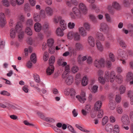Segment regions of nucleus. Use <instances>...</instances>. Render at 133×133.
Wrapping results in <instances>:
<instances>
[{"label": "nucleus", "mask_w": 133, "mask_h": 133, "mask_svg": "<svg viewBox=\"0 0 133 133\" xmlns=\"http://www.w3.org/2000/svg\"><path fill=\"white\" fill-rule=\"evenodd\" d=\"M74 32L73 31L69 32L68 34L67 37L70 39H72L74 38Z\"/></svg>", "instance_id": "obj_49"}, {"label": "nucleus", "mask_w": 133, "mask_h": 133, "mask_svg": "<svg viewBox=\"0 0 133 133\" xmlns=\"http://www.w3.org/2000/svg\"><path fill=\"white\" fill-rule=\"evenodd\" d=\"M105 17L107 21L109 23H111L112 22V20L110 15L108 13L105 14Z\"/></svg>", "instance_id": "obj_50"}, {"label": "nucleus", "mask_w": 133, "mask_h": 133, "mask_svg": "<svg viewBox=\"0 0 133 133\" xmlns=\"http://www.w3.org/2000/svg\"><path fill=\"white\" fill-rule=\"evenodd\" d=\"M18 22L16 27V31L18 33V37L19 41L23 38L24 35L23 32L22 30V23L24 21V17L22 14L20 15L18 17Z\"/></svg>", "instance_id": "obj_3"}, {"label": "nucleus", "mask_w": 133, "mask_h": 133, "mask_svg": "<svg viewBox=\"0 0 133 133\" xmlns=\"http://www.w3.org/2000/svg\"><path fill=\"white\" fill-rule=\"evenodd\" d=\"M25 31L26 34L29 36H31L32 34V30L29 27H27L25 30Z\"/></svg>", "instance_id": "obj_39"}, {"label": "nucleus", "mask_w": 133, "mask_h": 133, "mask_svg": "<svg viewBox=\"0 0 133 133\" xmlns=\"http://www.w3.org/2000/svg\"><path fill=\"white\" fill-rule=\"evenodd\" d=\"M126 81L131 84H133V74L131 72H129L127 74Z\"/></svg>", "instance_id": "obj_10"}, {"label": "nucleus", "mask_w": 133, "mask_h": 133, "mask_svg": "<svg viewBox=\"0 0 133 133\" xmlns=\"http://www.w3.org/2000/svg\"><path fill=\"white\" fill-rule=\"evenodd\" d=\"M98 87L96 85H94L92 88L89 87V88L90 91L93 93H95L97 91Z\"/></svg>", "instance_id": "obj_40"}, {"label": "nucleus", "mask_w": 133, "mask_h": 133, "mask_svg": "<svg viewBox=\"0 0 133 133\" xmlns=\"http://www.w3.org/2000/svg\"><path fill=\"white\" fill-rule=\"evenodd\" d=\"M85 96V92L84 91H82L81 93V95H77L75 96V98L76 97L78 100L80 102L82 103H83L86 100Z\"/></svg>", "instance_id": "obj_8"}, {"label": "nucleus", "mask_w": 133, "mask_h": 133, "mask_svg": "<svg viewBox=\"0 0 133 133\" xmlns=\"http://www.w3.org/2000/svg\"><path fill=\"white\" fill-rule=\"evenodd\" d=\"M112 4L113 7L115 9L118 10L120 8V5L119 3L116 1L113 2Z\"/></svg>", "instance_id": "obj_32"}, {"label": "nucleus", "mask_w": 133, "mask_h": 133, "mask_svg": "<svg viewBox=\"0 0 133 133\" xmlns=\"http://www.w3.org/2000/svg\"><path fill=\"white\" fill-rule=\"evenodd\" d=\"M108 29V25L106 23H103L101 24L99 29L100 31L105 32Z\"/></svg>", "instance_id": "obj_19"}, {"label": "nucleus", "mask_w": 133, "mask_h": 133, "mask_svg": "<svg viewBox=\"0 0 133 133\" xmlns=\"http://www.w3.org/2000/svg\"><path fill=\"white\" fill-rule=\"evenodd\" d=\"M89 16L93 22L95 23H96L97 22V20L94 15L90 14L89 15Z\"/></svg>", "instance_id": "obj_45"}, {"label": "nucleus", "mask_w": 133, "mask_h": 133, "mask_svg": "<svg viewBox=\"0 0 133 133\" xmlns=\"http://www.w3.org/2000/svg\"><path fill=\"white\" fill-rule=\"evenodd\" d=\"M34 28L36 32H39L42 29L41 24L38 22H37L34 24Z\"/></svg>", "instance_id": "obj_16"}, {"label": "nucleus", "mask_w": 133, "mask_h": 133, "mask_svg": "<svg viewBox=\"0 0 133 133\" xmlns=\"http://www.w3.org/2000/svg\"><path fill=\"white\" fill-rule=\"evenodd\" d=\"M95 66L97 68L104 67V59L103 58L96 59L94 62Z\"/></svg>", "instance_id": "obj_7"}, {"label": "nucleus", "mask_w": 133, "mask_h": 133, "mask_svg": "<svg viewBox=\"0 0 133 133\" xmlns=\"http://www.w3.org/2000/svg\"><path fill=\"white\" fill-rule=\"evenodd\" d=\"M39 15L40 16L41 18H44L45 17L46 15L43 10H41L40 11Z\"/></svg>", "instance_id": "obj_63"}, {"label": "nucleus", "mask_w": 133, "mask_h": 133, "mask_svg": "<svg viewBox=\"0 0 133 133\" xmlns=\"http://www.w3.org/2000/svg\"><path fill=\"white\" fill-rule=\"evenodd\" d=\"M32 51V48L31 46H29L28 48H25L24 49V52L25 57L28 56V53H31Z\"/></svg>", "instance_id": "obj_26"}, {"label": "nucleus", "mask_w": 133, "mask_h": 133, "mask_svg": "<svg viewBox=\"0 0 133 133\" xmlns=\"http://www.w3.org/2000/svg\"><path fill=\"white\" fill-rule=\"evenodd\" d=\"M30 60L34 63H36L37 61L36 56L35 53L32 54L30 56Z\"/></svg>", "instance_id": "obj_37"}, {"label": "nucleus", "mask_w": 133, "mask_h": 133, "mask_svg": "<svg viewBox=\"0 0 133 133\" xmlns=\"http://www.w3.org/2000/svg\"><path fill=\"white\" fill-rule=\"evenodd\" d=\"M75 126L77 128H78L79 129L82 131L86 132H89V131L88 130L84 129L82 127H81L78 124H76Z\"/></svg>", "instance_id": "obj_58"}, {"label": "nucleus", "mask_w": 133, "mask_h": 133, "mask_svg": "<svg viewBox=\"0 0 133 133\" xmlns=\"http://www.w3.org/2000/svg\"><path fill=\"white\" fill-rule=\"evenodd\" d=\"M109 107L110 109L112 110H114L116 106L114 101L110 99Z\"/></svg>", "instance_id": "obj_28"}, {"label": "nucleus", "mask_w": 133, "mask_h": 133, "mask_svg": "<svg viewBox=\"0 0 133 133\" xmlns=\"http://www.w3.org/2000/svg\"><path fill=\"white\" fill-rule=\"evenodd\" d=\"M54 43V40L52 38H50L47 40V45L49 47H51L53 46Z\"/></svg>", "instance_id": "obj_31"}, {"label": "nucleus", "mask_w": 133, "mask_h": 133, "mask_svg": "<svg viewBox=\"0 0 133 133\" xmlns=\"http://www.w3.org/2000/svg\"><path fill=\"white\" fill-rule=\"evenodd\" d=\"M57 63L59 65L62 66H66L65 67V71L62 75V77L64 78L66 77L68 73L70 72V66L69 65H67V63L65 62L64 59L63 58H59L57 61Z\"/></svg>", "instance_id": "obj_4"}, {"label": "nucleus", "mask_w": 133, "mask_h": 133, "mask_svg": "<svg viewBox=\"0 0 133 133\" xmlns=\"http://www.w3.org/2000/svg\"><path fill=\"white\" fill-rule=\"evenodd\" d=\"M74 38L75 41H79L81 39L80 34L77 32H74Z\"/></svg>", "instance_id": "obj_35"}, {"label": "nucleus", "mask_w": 133, "mask_h": 133, "mask_svg": "<svg viewBox=\"0 0 133 133\" xmlns=\"http://www.w3.org/2000/svg\"><path fill=\"white\" fill-rule=\"evenodd\" d=\"M78 70V67L76 65L74 66L71 68L72 71L73 73H75L77 72Z\"/></svg>", "instance_id": "obj_59"}, {"label": "nucleus", "mask_w": 133, "mask_h": 133, "mask_svg": "<svg viewBox=\"0 0 133 133\" xmlns=\"http://www.w3.org/2000/svg\"><path fill=\"white\" fill-rule=\"evenodd\" d=\"M118 41L120 46L123 48H124L126 47V44L123 40L119 39L118 40Z\"/></svg>", "instance_id": "obj_46"}, {"label": "nucleus", "mask_w": 133, "mask_h": 133, "mask_svg": "<svg viewBox=\"0 0 133 133\" xmlns=\"http://www.w3.org/2000/svg\"><path fill=\"white\" fill-rule=\"evenodd\" d=\"M0 94L2 95H6L8 96H9L10 95V93L8 92L7 91L5 90L1 91L0 92Z\"/></svg>", "instance_id": "obj_64"}, {"label": "nucleus", "mask_w": 133, "mask_h": 133, "mask_svg": "<svg viewBox=\"0 0 133 133\" xmlns=\"http://www.w3.org/2000/svg\"><path fill=\"white\" fill-rule=\"evenodd\" d=\"M116 110L117 112L119 114H121L123 112V108L120 105L117 106Z\"/></svg>", "instance_id": "obj_41"}, {"label": "nucleus", "mask_w": 133, "mask_h": 133, "mask_svg": "<svg viewBox=\"0 0 133 133\" xmlns=\"http://www.w3.org/2000/svg\"><path fill=\"white\" fill-rule=\"evenodd\" d=\"M49 23L47 22L45 23L43 25V29L45 31L48 30L49 28Z\"/></svg>", "instance_id": "obj_55"}, {"label": "nucleus", "mask_w": 133, "mask_h": 133, "mask_svg": "<svg viewBox=\"0 0 133 133\" xmlns=\"http://www.w3.org/2000/svg\"><path fill=\"white\" fill-rule=\"evenodd\" d=\"M33 77L35 81L37 83H39L40 82V79L39 76L36 74H34Z\"/></svg>", "instance_id": "obj_52"}, {"label": "nucleus", "mask_w": 133, "mask_h": 133, "mask_svg": "<svg viewBox=\"0 0 133 133\" xmlns=\"http://www.w3.org/2000/svg\"><path fill=\"white\" fill-rule=\"evenodd\" d=\"M102 105V103L101 101H98L95 103L94 106V109L95 110H98L101 109Z\"/></svg>", "instance_id": "obj_22"}, {"label": "nucleus", "mask_w": 133, "mask_h": 133, "mask_svg": "<svg viewBox=\"0 0 133 133\" xmlns=\"http://www.w3.org/2000/svg\"><path fill=\"white\" fill-rule=\"evenodd\" d=\"M104 66H106L108 68H110L112 65V64L111 61L107 59L105 61L104 60Z\"/></svg>", "instance_id": "obj_34"}, {"label": "nucleus", "mask_w": 133, "mask_h": 133, "mask_svg": "<svg viewBox=\"0 0 133 133\" xmlns=\"http://www.w3.org/2000/svg\"><path fill=\"white\" fill-rule=\"evenodd\" d=\"M115 100L117 103H120L122 100L121 97L119 94H118L116 95Z\"/></svg>", "instance_id": "obj_53"}, {"label": "nucleus", "mask_w": 133, "mask_h": 133, "mask_svg": "<svg viewBox=\"0 0 133 133\" xmlns=\"http://www.w3.org/2000/svg\"><path fill=\"white\" fill-rule=\"evenodd\" d=\"M123 5L127 7L130 5V3L128 0H123L122 1Z\"/></svg>", "instance_id": "obj_54"}, {"label": "nucleus", "mask_w": 133, "mask_h": 133, "mask_svg": "<svg viewBox=\"0 0 133 133\" xmlns=\"http://www.w3.org/2000/svg\"><path fill=\"white\" fill-rule=\"evenodd\" d=\"M74 80L73 76H69L66 78L65 82L67 85H70L72 83Z\"/></svg>", "instance_id": "obj_14"}, {"label": "nucleus", "mask_w": 133, "mask_h": 133, "mask_svg": "<svg viewBox=\"0 0 133 133\" xmlns=\"http://www.w3.org/2000/svg\"><path fill=\"white\" fill-rule=\"evenodd\" d=\"M116 73L113 71L110 72L108 71H106L105 72L104 78L102 76L98 77V82L102 84H104L105 82H108L109 81L111 83L113 82L115 77Z\"/></svg>", "instance_id": "obj_2"}, {"label": "nucleus", "mask_w": 133, "mask_h": 133, "mask_svg": "<svg viewBox=\"0 0 133 133\" xmlns=\"http://www.w3.org/2000/svg\"><path fill=\"white\" fill-rule=\"evenodd\" d=\"M33 18L34 20L36 22L39 21L41 20V18L39 15L36 13H35L34 14Z\"/></svg>", "instance_id": "obj_33"}, {"label": "nucleus", "mask_w": 133, "mask_h": 133, "mask_svg": "<svg viewBox=\"0 0 133 133\" xmlns=\"http://www.w3.org/2000/svg\"><path fill=\"white\" fill-rule=\"evenodd\" d=\"M10 106V103L8 102L7 100L5 99L3 103L1 104L0 103V107L3 108H6L9 109Z\"/></svg>", "instance_id": "obj_18"}, {"label": "nucleus", "mask_w": 133, "mask_h": 133, "mask_svg": "<svg viewBox=\"0 0 133 133\" xmlns=\"http://www.w3.org/2000/svg\"><path fill=\"white\" fill-rule=\"evenodd\" d=\"M78 30L82 36L85 37L87 36V32L83 27H79L78 28Z\"/></svg>", "instance_id": "obj_15"}, {"label": "nucleus", "mask_w": 133, "mask_h": 133, "mask_svg": "<svg viewBox=\"0 0 133 133\" xmlns=\"http://www.w3.org/2000/svg\"><path fill=\"white\" fill-rule=\"evenodd\" d=\"M83 25L85 28V29L89 31L90 30V24L89 22H84L83 23Z\"/></svg>", "instance_id": "obj_38"}, {"label": "nucleus", "mask_w": 133, "mask_h": 133, "mask_svg": "<svg viewBox=\"0 0 133 133\" xmlns=\"http://www.w3.org/2000/svg\"><path fill=\"white\" fill-rule=\"evenodd\" d=\"M117 55L119 57H122V58H124L127 55H126V53L122 49H119L117 52Z\"/></svg>", "instance_id": "obj_23"}, {"label": "nucleus", "mask_w": 133, "mask_h": 133, "mask_svg": "<svg viewBox=\"0 0 133 133\" xmlns=\"http://www.w3.org/2000/svg\"><path fill=\"white\" fill-rule=\"evenodd\" d=\"M128 59V55L124 57V58H122V59H120V61H122V63L123 64L125 65L126 64V61Z\"/></svg>", "instance_id": "obj_60"}, {"label": "nucleus", "mask_w": 133, "mask_h": 133, "mask_svg": "<svg viewBox=\"0 0 133 133\" xmlns=\"http://www.w3.org/2000/svg\"><path fill=\"white\" fill-rule=\"evenodd\" d=\"M78 7L76 6L72 8V12H70L69 15L72 19H76L81 17L82 14L85 15L87 14L88 9L86 5L82 2L79 3L78 5Z\"/></svg>", "instance_id": "obj_1"}, {"label": "nucleus", "mask_w": 133, "mask_h": 133, "mask_svg": "<svg viewBox=\"0 0 133 133\" xmlns=\"http://www.w3.org/2000/svg\"><path fill=\"white\" fill-rule=\"evenodd\" d=\"M75 24L73 22H69L68 24V28L70 29H72L75 27Z\"/></svg>", "instance_id": "obj_56"}, {"label": "nucleus", "mask_w": 133, "mask_h": 133, "mask_svg": "<svg viewBox=\"0 0 133 133\" xmlns=\"http://www.w3.org/2000/svg\"><path fill=\"white\" fill-rule=\"evenodd\" d=\"M121 121L123 125H128L130 124V122L129 116L127 115H124L122 116L121 118Z\"/></svg>", "instance_id": "obj_9"}, {"label": "nucleus", "mask_w": 133, "mask_h": 133, "mask_svg": "<svg viewBox=\"0 0 133 133\" xmlns=\"http://www.w3.org/2000/svg\"><path fill=\"white\" fill-rule=\"evenodd\" d=\"M88 83V79L86 76H85L83 77L82 81V86H85L87 85Z\"/></svg>", "instance_id": "obj_27"}, {"label": "nucleus", "mask_w": 133, "mask_h": 133, "mask_svg": "<svg viewBox=\"0 0 133 133\" xmlns=\"http://www.w3.org/2000/svg\"><path fill=\"white\" fill-rule=\"evenodd\" d=\"M81 75L80 74H77L75 77V81L76 84L78 85L80 83L81 80Z\"/></svg>", "instance_id": "obj_29"}, {"label": "nucleus", "mask_w": 133, "mask_h": 133, "mask_svg": "<svg viewBox=\"0 0 133 133\" xmlns=\"http://www.w3.org/2000/svg\"><path fill=\"white\" fill-rule=\"evenodd\" d=\"M109 58L111 61L112 62H114L115 60V58L114 54L112 53H110L109 55Z\"/></svg>", "instance_id": "obj_61"}, {"label": "nucleus", "mask_w": 133, "mask_h": 133, "mask_svg": "<svg viewBox=\"0 0 133 133\" xmlns=\"http://www.w3.org/2000/svg\"><path fill=\"white\" fill-rule=\"evenodd\" d=\"M105 129L108 132H112L113 131V126L111 124H107L106 125Z\"/></svg>", "instance_id": "obj_30"}, {"label": "nucleus", "mask_w": 133, "mask_h": 133, "mask_svg": "<svg viewBox=\"0 0 133 133\" xmlns=\"http://www.w3.org/2000/svg\"><path fill=\"white\" fill-rule=\"evenodd\" d=\"M6 20L4 13L0 14V25L2 27L4 26L6 23Z\"/></svg>", "instance_id": "obj_11"}, {"label": "nucleus", "mask_w": 133, "mask_h": 133, "mask_svg": "<svg viewBox=\"0 0 133 133\" xmlns=\"http://www.w3.org/2000/svg\"><path fill=\"white\" fill-rule=\"evenodd\" d=\"M116 78L117 81L119 83H120L122 81L123 77L122 75L119 74L115 76V78Z\"/></svg>", "instance_id": "obj_44"}, {"label": "nucleus", "mask_w": 133, "mask_h": 133, "mask_svg": "<svg viewBox=\"0 0 133 133\" xmlns=\"http://www.w3.org/2000/svg\"><path fill=\"white\" fill-rule=\"evenodd\" d=\"M74 47L75 48L71 47H69V50L70 52L71 55H76V51L82 50L83 49L82 45L79 42L76 43L75 44Z\"/></svg>", "instance_id": "obj_5"}, {"label": "nucleus", "mask_w": 133, "mask_h": 133, "mask_svg": "<svg viewBox=\"0 0 133 133\" xmlns=\"http://www.w3.org/2000/svg\"><path fill=\"white\" fill-rule=\"evenodd\" d=\"M64 94L66 95H70L72 98L75 99L76 95L75 90L73 88H67L64 89Z\"/></svg>", "instance_id": "obj_6"}, {"label": "nucleus", "mask_w": 133, "mask_h": 133, "mask_svg": "<svg viewBox=\"0 0 133 133\" xmlns=\"http://www.w3.org/2000/svg\"><path fill=\"white\" fill-rule=\"evenodd\" d=\"M45 12L48 16H51L53 14V9L49 7H47L46 8Z\"/></svg>", "instance_id": "obj_21"}, {"label": "nucleus", "mask_w": 133, "mask_h": 133, "mask_svg": "<svg viewBox=\"0 0 133 133\" xmlns=\"http://www.w3.org/2000/svg\"><path fill=\"white\" fill-rule=\"evenodd\" d=\"M96 37L100 41H104L105 40V37L101 33L97 32L96 35Z\"/></svg>", "instance_id": "obj_20"}, {"label": "nucleus", "mask_w": 133, "mask_h": 133, "mask_svg": "<svg viewBox=\"0 0 133 133\" xmlns=\"http://www.w3.org/2000/svg\"><path fill=\"white\" fill-rule=\"evenodd\" d=\"M95 40L94 38L92 36L89 37L88 39V42L89 45L92 47L95 46Z\"/></svg>", "instance_id": "obj_12"}, {"label": "nucleus", "mask_w": 133, "mask_h": 133, "mask_svg": "<svg viewBox=\"0 0 133 133\" xmlns=\"http://www.w3.org/2000/svg\"><path fill=\"white\" fill-rule=\"evenodd\" d=\"M119 90L121 94H123L125 91V88L124 86H121L120 87Z\"/></svg>", "instance_id": "obj_62"}, {"label": "nucleus", "mask_w": 133, "mask_h": 133, "mask_svg": "<svg viewBox=\"0 0 133 133\" xmlns=\"http://www.w3.org/2000/svg\"><path fill=\"white\" fill-rule=\"evenodd\" d=\"M63 20L62 19V17L60 16H55L53 18V22L56 24H57L59 21Z\"/></svg>", "instance_id": "obj_36"}, {"label": "nucleus", "mask_w": 133, "mask_h": 133, "mask_svg": "<svg viewBox=\"0 0 133 133\" xmlns=\"http://www.w3.org/2000/svg\"><path fill=\"white\" fill-rule=\"evenodd\" d=\"M96 111L98 112L97 113V116L98 118H101L103 117V110L101 109H99V110H97Z\"/></svg>", "instance_id": "obj_48"}, {"label": "nucleus", "mask_w": 133, "mask_h": 133, "mask_svg": "<svg viewBox=\"0 0 133 133\" xmlns=\"http://www.w3.org/2000/svg\"><path fill=\"white\" fill-rule=\"evenodd\" d=\"M60 26L63 30H64L66 28V23L63 19L61 20L60 22Z\"/></svg>", "instance_id": "obj_25"}, {"label": "nucleus", "mask_w": 133, "mask_h": 133, "mask_svg": "<svg viewBox=\"0 0 133 133\" xmlns=\"http://www.w3.org/2000/svg\"><path fill=\"white\" fill-rule=\"evenodd\" d=\"M41 118L45 121L48 122L49 123H54L55 122V120L54 119L50 117H45L43 115H40Z\"/></svg>", "instance_id": "obj_24"}, {"label": "nucleus", "mask_w": 133, "mask_h": 133, "mask_svg": "<svg viewBox=\"0 0 133 133\" xmlns=\"http://www.w3.org/2000/svg\"><path fill=\"white\" fill-rule=\"evenodd\" d=\"M113 131L114 133H118L119 132V128L118 125L116 124L114 126Z\"/></svg>", "instance_id": "obj_47"}, {"label": "nucleus", "mask_w": 133, "mask_h": 133, "mask_svg": "<svg viewBox=\"0 0 133 133\" xmlns=\"http://www.w3.org/2000/svg\"><path fill=\"white\" fill-rule=\"evenodd\" d=\"M56 32L57 35L58 36H62L64 35L63 31L60 28H57Z\"/></svg>", "instance_id": "obj_43"}, {"label": "nucleus", "mask_w": 133, "mask_h": 133, "mask_svg": "<svg viewBox=\"0 0 133 133\" xmlns=\"http://www.w3.org/2000/svg\"><path fill=\"white\" fill-rule=\"evenodd\" d=\"M108 120V118L107 116L104 117L103 118L102 121V124L104 125L105 124Z\"/></svg>", "instance_id": "obj_57"}, {"label": "nucleus", "mask_w": 133, "mask_h": 133, "mask_svg": "<svg viewBox=\"0 0 133 133\" xmlns=\"http://www.w3.org/2000/svg\"><path fill=\"white\" fill-rule=\"evenodd\" d=\"M49 58V53L47 51L45 52L43 54V60L45 61H46Z\"/></svg>", "instance_id": "obj_51"}, {"label": "nucleus", "mask_w": 133, "mask_h": 133, "mask_svg": "<svg viewBox=\"0 0 133 133\" xmlns=\"http://www.w3.org/2000/svg\"><path fill=\"white\" fill-rule=\"evenodd\" d=\"M10 36L11 38H14L16 36V32L13 28H12L10 31Z\"/></svg>", "instance_id": "obj_42"}, {"label": "nucleus", "mask_w": 133, "mask_h": 133, "mask_svg": "<svg viewBox=\"0 0 133 133\" xmlns=\"http://www.w3.org/2000/svg\"><path fill=\"white\" fill-rule=\"evenodd\" d=\"M96 45L97 49L100 51L102 52L104 49V47L102 43L98 40L96 41Z\"/></svg>", "instance_id": "obj_13"}, {"label": "nucleus", "mask_w": 133, "mask_h": 133, "mask_svg": "<svg viewBox=\"0 0 133 133\" xmlns=\"http://www.w3.org/2000/svg\"><path fill=\"white\" fill-rule=\"evenodd\" d=\"M54 67L52 65H50L46 69V73L48 75H50L54 72Z\"/></svg>", "instance_id": "obj_17"}]
</instances>
